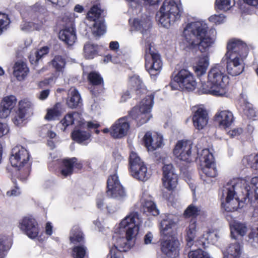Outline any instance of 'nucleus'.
<instances>
[{
	"label": "nucleus",
	"mask_w": 258,
	"mask_h": 258,
	"mask_svg": "<svg viewBox=\"0 0 258 258\" xmlns=\"http://www.w3.org/2000/svg\"><path fill=\"white\" fill-rule=\"evenodd\" d=\"M145 146L148 151H154L163 144L162 136L157 133L147 132L143 138Z\"/></svg>",
	"instance_id": "nucleus-24"
},
{
	"label": "nucleus",
	"mask_w": 258,
	"mask_h": 258,
	"mask_svg": "<svg viewBox=\"0 0 258 258\" xmlns=\"http://www.w3.org/2000/svg\"><path fill=\"white\" fill-rule=\"evenodd\" d=\"M101 10L97 6H93L87 14V19L93 22L92 31L96 36L103 35L106 32L104 20L99 19Z\"/></svg>",
	"instance_id": "nucleus-16"
},
{
	"label": "nucleus",
	"mask_w": 258,
	"mask_h": 258,
	"mask_svg": "<svg viewBox=\"0 0 258 258\" xmlns=\"http://www.w3.org/2000/svg\"><path fill=\"white\" fill-rule=\"evenodd\" d=\"M11 111L1 103L0 105V117L1 118H7L10 114Z\"/></svg>",
	"instance_id": "nucleus-58"
},
{
	"label": "nucleus",
	"mask_w": 258,
	"mask_h": 258,
	"mask_svg": "<svg viewBox=\"0 0 258 258\" xmlns=\"http://www.w3.org/2000/svg\"><path fill=\"white\" fill-rule=\"evenodd\" d=\"M10 23L11 21L8 15L0 13V35L8 28Z\"/></svg>",
	"instance_id": "nucleus-52"
},
{
	"label": "nucleus",
	"mask_w": 258,
	"mask_h": 258,
	"mask_svg": "<svg viewBox=\"0 0 258 258\" xmlns=\"http://www.w3.org/2000/svg\"><path fill=\"white\" fill-rule=\"evenodd\" d=\"M228 77L225 68L220 64L212 67L208 72L207 83H202L201 90L203 93L217 96H224L227 93Z\"/></svg>",
	"instance_id": "nucleus-5"
},
{
	"label": "nucleus",
	"mask_w": 258,
	"mask_h": 258,
	"mask_svg": "<svg viewBox=\"0 0 258 258\" xmlns=\"http://www.w3.org/2000/svg\"><path fill=\"white\" fill-rule=\"evenodd\" d=\"M217 32L215 29L208 31V26L204 21L187 23L182 33L183 48L192 49L199 46L201 52H207L215 42Z\"/></svg>",
	"instance_id": "nucleus-3"
},
{
	"label": "nucleus",
	"mask_w": 258,
	"mask_h": 258,
	"mask_svg": "<svg viewBox=\"0 0 258 258\" xmlns=\"http://www.w3.org/2000/svg\"><path fill=\"white\" fill-rule=\"evenodd\" d=\"M131 174L135 178L143 181L147 180L151 176V172L145 163L139 166L136 170H132Z\"/></svg>",
	"instance_id": "nucleus-33"
},
{
	"label": "nucleus",
	"mask_w": 258,
	"mask_h": 258,
	"mask_svg": "<svg viewBox=\"0 0 258 258\" xmlns=\"http://www.w3.org/2000/svg\"><path fill=\"white\" fill-rule=\"evenodd\" d=\"M243 130L240 127L233 128L228 132V135L231 138H235L241 135Z\"/></svg>",
	"instance_id": "nucleus-61"
},
{
	"label": "nucleus",
	"mask_w": 258,
	"mask_h": 258,
	"mask_svg": "<svg viewBox=\"0 0 258 258\" xmlns=\"http://www.w3.org/2000/svg\"><path fill=\"white\" fill-rule=\"evenodd\" d=\"M10 131L7 124L0 122V138L7 135Z\"/></svg>",
	"instance_id": "nucleus-60"
},
{
	"label": "nucleus",
	"mask_w": 258,
	"mask_h": 258,
	"mask_svg": "<svg viewBox=\"0 0 258 258\" xmlns=\"http://www.w3.org/2000/svg\"><path fill=\"white\" fill-rule=\"evenodd\" d=\"M88 80L93 86H98L103 83V79L100 75L96 72H92L89 74Z\"/></svg>",
	"instance_id": "nucleus-51"
},
{
	"label": "nucleus",
	"mask_w": 258,
	"mask_h": 258,
	"mask_svg": "<svg viewBox=\"0 0 258 258\" xmlns=\"http://www.w3.org/2000/svg\"><path fill=\"white\" fill-rule=\"evenodd\" d=\"M129 85L132 87L133 91H135L137 95L146 92V89L142 81L138 75H135L130 78Z\"/></svg>",
	"instance_id": "nucleus-35"
},
{
	"label": "nucleus",
	"mask_w": 258,
	"mask_h": 258,
	"mask_svg": "<svg viewBox=\"0 0 258 258\" xmlns=\"http://www.w3.org/2000/svg\"><path fill=\"white\" fill-rule=\"evenodd\" d=\"M76 17L74 13H66L62 18L63 22L68 24L59 33V39L68 45H73L77 40L76 31L74 27V20Z\"/></svg>",
	"instance_id": "nucleus-11"
},
{
	"label": "nucleus",
	"mask_w": 258,
	"mask_h": 258,
	"mask_svg": "<svg viewBox=\"0 0 258 258\" xmlns=\"http://www.w3.org/2000/svg\"><path fill=\"white\" fill-rule=\"evenodd\" d=\"M209 120L208 113L205 109L203 107H198L195 111L192 117V121L194 126L200 130L205 127Z\"/></svg>",
	"instance_id": "nucleus-27"
},
{
	"label": "nucleus",
	"mask_w": 258,
	"mask_h": 258,
	"mask_svg": "<svg viewBox=\"0 0 258 258\" xmlns=\"http://www.w3.org/2000/svg\"><path fill=\"white\" fill-rule=\"evenodd\" d=\"M130 165V171L136 170L139 166L144 164V162L141 160L138 155L134 151H132L129 159Z\"/></svg>",
	"instance_id": "nucleus-45"
},
{
	"label": "nucleus",
	"mask_w": 258,
	"mask_h": 258,
	"mask_svg": "<svg viewBox=\"0 0 258 258\" xmlns=\"http://www.w3.org/2000/svg\"><path fill=\"white\" fill-rule=\"evenodd\" d=\"M188 255L189 258H210L207 252L201 249L189 251Z\"/></svg>",
	"instance_id": "nucleus-53"
},
{
	"label": "nucleus",
	"mask_w": 258,
	"mask_h": 258,
	"mask_svg": "<svg viewBox=\"0 0 258 258\" xmlns=\"http://www.w3.org/2000/svg\"><path fill=\"white\" fill-rule=\"evenodd\" d=\"M60 106V103H56L52 107L48 109L45 118L48 120L56 119L61 114Z\"/></svg>",
	"instance_id": "nucleus-41"
},
{
	"label": "nucleus",
	"mask_w": 258,
	"mask_h": 258,
	"mask_svg": "<svg viewBox=\"0 0 258 258\" xmlns=\"http://www.w3.org/2000/svg\"><path fill=\"white\" fill-rule=\"evenodd\" d=\"M56 79V78L55 76H51L48 79H45L44 80L40 82L39 83V86L42 88L45 86L52 85L55 83Z\"/></svg>",
	"instance_id": "nucleus-57"
},
{
	"label": "nucleus",
	"mask_w": 258,
	"mask_h": 258,
	"mask_svg": "<svg viewBox=\"0 0 258 258\" xmlns=\"http://www.w3.org/2000/svg\"><path fill=\"white\" fill-rule=\"evenodd\" d=\"M224 19L225 16L223 14L212 15L209 18L210 21L216 24H220L223 23Z\"/></svg>",
	"instance_id": "nucleus-56"
},
{
	"label": "nucleus",
	"mask_w": 258,
	"mask_h": 258,
	"mask_svg": "<svg viewBox=\"0 0 258 258\" xmlns=\"http://www.w3.org/2000/svg\"><path fill=\"white\" fill-rule=\"evenodd\" d=\"M175 225V219L171 214H165L160 224V232L162 238L175 236L173 234V227Z\"/></svg>",
	"instance_id": "nucleus-23"
},
{
	"label": "nucleus",
	"mask_w": 258,
	"mask_h": 258,
	"mask_svg": "<svg viewBox=\"0 0 258 258\" xmlns=\"http://www.w3.org/2000/svg\"><path fill=\"white\" fill-rule=\"evenodd\" d=\"M32 10L35 13V17H37V18L35 17L33 22H25L22 24L21 29L23 31L39 30L45 21L44 16L46 13V10L45 7L36 3L32 8Z\"/></svg>",
	"instance_id": "nucleus-15"
},
{
	"label": "nucleus",
	"mask_w": 258,
	"mask_h": 258,
	"mask_svg": "<svg viewBox=\"0 0 258 258\" xmlns=\"http://www.w3.org/2000/svg\"><path fill=\"white\" fill-rule=\"evenodd\" d=\"M71 255L73 258H89L87 248L84 245H77L72 248Z\"/></svg>",
	"instance_id": "nucleus-40"
},
{
	"label": "nucleus",
	"mask_w": 258,
	"mask_h": 258,
	"mask_svg": "<svg viewBox=\"0 0 258 258\" xmlns=\"http://www.w3.org/2000/svg\"><path fill=\"white\" fill-rule=\"evenodd\" d=\"M130 124L126 117L116 120L111 126L110 136L114 139H121L127 134Z\"/></svg>",
	"instance_id": "nucleus-22"
},
{
	"label": "nucleus",
	"mask_w": 258,
	"mask_h": 258,
	"mask_svg": "<svg viewBox=\"0 0 258 258\" xmlns=\"http://www.w3.org/2000/svg\"><path fill=\"white\" fill-rule=\"evenodd\" d=\"M51 63L56 71L62 72L66 65V61L62 56L57 55L52 59Z\"/></svg>",
	"instance_id": "nucleus-49"
},
{
	"label": "nucleus",
	"mask_w": 258,
	"mask_h": 258,
	"mask_svg": "<svg viewBox=\"0 0 258 258\" xmlns=\"http://www.w3.org/2000/svg\"><path fill=\"white\" fill-rule=\"evenodd\" d=\"M242 199L252 203L253 207L258 206V176L252 177L250 182L245 178H234L223 187L222 194V208L227 212H233L244 206Z\"/></svg>",
	"instance_id": "nucleus-1"
},
{
	"label": "nucleus",
	"mask_w": 258,
	"mask_h": 258,
	"mask_svg": "<svg viewBox=\"0 0 258 258\" xmlns=\"http://www.w3.org/2000/svg\"><path fill=\"white\" fill-rule=\"evenodd\" d=\"M161 250L168 258H176L179 255L180 243L176 236L162 238L161 240Z\"/></svg>",
	"instance_id": "nucleus-14"
},
{
	"label": "nucleus",
	"mask_w": 258,
	"mask_h": 258,
	"mask_svg": "<svg viewBox=\"0 0 258 258\" xmlns=\"http://www.w3.org/2000/svg\"><path fill=\"white\" fill-rule=\"evenodd\" d=\"M172 90L193 91L197 86V82L193 75L186 69L179 71L173 77L170 83Z\"/></svg>",
	"instance_id": "nucleus-9"
},
{
	"label": "nucleus",
	"mask_w": 258,
	"mask_h": 258,
	"mask_svg": "<svg viewBox=\"0 0 258 258\" xmlns=\"http://www.w3.org/2000/svg\"><path fill=\"white\" fill-rule=\"evenodd\" d=\"M67 104L70 108H76L81 101V96L75 88H71L69 91Z\"/></svg>",
	"instance_id": "nucleus-37"
},
{
	"label": "nucleus",
	"mask_w": 258,
	"mask_h": 258,
	"mask_svg": "<svg viewBox=\"0 0 258 258\" xmlns=\"http://www.w3.org/2000/svg\"><path fill=\"white\" fill-rule=\"evenodd\" d=\"M48 125H45L42 128V132L50 139H54L56 137V134L48 129Z\"/></svg>",
	"instance_id": "nucleus-63"
},
{
	"label": "nucleus",
	"mask_w": 258,
	"mask_h": 258,
	"mask_svg": "<svg viewBox=\"0 0 258 258\" xmlns=\"http://www.w3.org/2000/svg\"><path fill=\"white\" fill-rule=\"evenodd\" d=\"M70 241L74 243L83 242L84 241V235L78 226H74L70 232Z\"/></svg>",
	"instance_id": "nucleus-39"
},
{
	"label": "nucleus",
	"mask_w": 258,
	"mask_h": 258,
	"mask_svg": "<svg viewBox=\"0 0 258 258\" xmlns=\"http://www.w3.org/2000/svg\"><path fill=\"white\" fill-rule=\"evenodd\" d=\"M227 59V70L229 74L235 76L240 75L244 70L243 59L246 56L231 54L225 56Z\"/></svg>",
	"instance_id": "nucleus-19"
},
{
	"label": "nucleus",
	"mask_w": 258,
	"mask_h": 258,
	"mask_svg": "<svg viewBox=\"0 0 258 258\" xmlns=\"http://www.w3.org/2000/svg\"><path fill=\"white\" fill-rule=\"evenodd\" d=\"M214 118L219 126L224 129L230 127L234 120L233 113L228 110L218 111Z\"/></svg>",
	"instance_id": "nucleus-25"
},
{
	"label": "nucleus",
	"mask_w": 258,
	"mask_h": 258,
	"mask_svg": "<svg viewBox=\"0 0 258 258\" xmlns=\"http://www.w3.org/2000/svg\"><path fill=\"white\" fill-rule=\"evenodd\" d=\"M229 224L231 238L238 239L239 237H243L246 235L247 227L245 223L232 220L229 222Z\"/></svg>",
	"instance_id": "nucleus-26"
},
{
	"label": "nucleus",
	"mask_w": 258,
	"mask_h": 258,
	"mask_svg": "<svg viewBox=\"0 0 258 258\" xmlns=\"http://www.w3.org/2000/svg\"><path fill=\"white\" fill-rule=\"evenodd\" d=\"M74 125L75 130L72 133L73 140L76 142L86 145L91 141V134L87 132L81 131L79 128H85L86 122L81 114L78 112H72L67 114L58 124L62 131H65L67 127Z\"/></svg>",
	"instance_id": "nucleus-6"
},
{
	"label": "nucleus",
	"mask_w": 258,
	"mask_h": 258,
	"mask_svg": "<svg viewBox=\"0 0 258 258\" xmlns=\"http://www.w3.org/2000/svg\"><path fill=\"white\" fill-rule=\"evenodd\" d=\"M77 159L75 157L64 159L60 169L61 174L64 177H67L73 173L75 166L78 168H81V165L77 163Z\"/></svg>",
	"instance_id": "nucleus-30"
},
{
	"label": "nucleus",
	"mask_w": 258,
	"mask_h": 258,
	"mask_svg": "<svg viewBox=\"0 0 258 258\" xmlns=\"http://www.w3.org/2000/svg\"><path fill=\"white\" fill-rule=\"evenodd\" d=\"M142 218L137 212H130L120 222L118 228L121 231H125V237L113 236L114 241L113 246L110 248L106 258H123L121 251H126L135 244L142 225Z\"/></svg>",
	"instance_id": "nucleus-2"
},
{
	"label": "nucleus",
	"mask_w": 258,
	"mask_h": 258,
	"mask_svg": "<svg viewBox=\"0 0 258 258\" xmlns=\"http://www.w3.org/2000/svg\"><path fill=\"white\" fill-rule=\"evenodd\" d=\"M107 196L117 201L122 202L126 197V192L120 183L116 174L109 176L107 182Z\"/></svg>",
	"instance_id": "nucleus-12"
},
{
	"label": "nucleus",
	"mask_w": 258,
	"mask_h": 258,
	"mask_svg": "<svg viewBox=\"0 0 258 258\" xmlns=\"http://www.w3.org/2000/svg\"><path fill=\"white\" fill-rule=\"evenodd\" d=\"M21 193L20 188L15 186L14 188L7 192V196L8 197H15L19 195Z\"/></svg>",
	"instance_id": "nucleus-62"
},
{
	"label": "nucleus",
	"mask_w": 258,
	"mask_h": 258,
	"mask_svg": "<svg viewBox=\"0 0 258 258\" xmlns=\"http://www.w3.org/2000/svg\"><path fill=\"white\" fill-rule=\"evenodd\" d=\"M201 211V208L194 204L189 205L184 212L183 216L185 218L196 217Z\"/></svg>",
	"instance_id": "nucleus-48"
},
{
	"label": "nucleus",
	"mask_w": 258,
	"mask_h": 258,
	"mask_svg": "<svg viewBox=\"0 0 258 258\" xmlns=\"http://www.w3.org/2000/svg\"><path fill=\"white\" fill-rule=\"evenodd\" d=\"M163 186L169 190L173 189L177 184V175L171 164H165L162 167Z\"/></svg>",
	"instance_id": "nucleus-20"
},
{
	"label": "nucleus",
	"mask_w": 258,
	"mask_h": 258,
	"mask_svg": "<svg viewBox=\"0 0 258 258\" xmlns=\"http://www.w3.org/2000/svg\"><path fill=\"white\" fill-rule=\"evenodd\" d=\"M198 155L203 166V172L207 177H215L217 174L214 158L209 149H203L201 152L198 151Z\"/></svg>",
	"instance_id": "nucleus-13"
},
{
	"label": "nucleus",
	"mask_w": 258,
	"mask_h": 258,
	"mask_svg": "<svg viewBox=\"0 0 258 258\" xmlns=\"http://www.w3.org/2000/svg\"><path fill=\"white\" fill-rule=\"evenodd\" d=\"M25 119V115L17 111L12 118V121L15 125L21 126L23 125Z\"/></svg>",
	"instance_id": "nucleus-55"
},
{
	"label": "nucleus",
	"mask_w": 258,
	"mask_h": 258,
	"mask_svg": "<svg viewBox=\"0 0 258 258\" xmlns=\"http://www.w3.org/2000/svg\"><path fill=\"white\" fill-rule=\"evenodd\" d=\"M33 110V104L28 100L24 99L19 102V108L18 111L26 115L30 113Z\"/></svg>",
	"instance_id": "nucleus-42"
},
{
	"label": "nucleus",
	"mask_w": 258,
	"mask_h": 258,
	"mask_svg": "<svg viewBox=\"0 0 258 258\" xmlns=\"http://www.w3.org/2000/svg\"><path fill=\"white\" fill-rule=\"evenodd\" d=\"M209 65V55L208 53L203 54L198 57L197 62L194 67L195 73L198 76L204 75Z\"/></svg>",
	"instance_id": "nucleus-29"
},
{
	"label": "nucleus",
	"mask_w": 258,
	"mask_h": 258,
	"mask_svg": "<svg viewBox=\"0 0 258 258\" xmlns=\"http://www.w3.org/2000/svg\"><path fill=\"white\" fill-rule=\"evenodd\" d=\"M242 162L246 166L254 169H258V153L256 155H250L244 157Z\"/></svg>",
	"instance_id": "nucleus-44"
},
{
	"label": "nucleus",
	"mask_w": 258,
	"mask_h": 258,
	"mask_svg": "<svg viewBox=\"0 0 258 258\" xmlns=\"http://www.w3.org/2000/svg\"><path fill=\"white\" fill-rule=\"evenodd\" d=\"M49 52V48L47 46H44L34 53V54H31L29 57L31 63H36L43 56L46 55Z\"/></svg>",
	"instance_id": "nucleus-47"
},
{
	"label": "nucleus",
	"mask_w": 258,
	"mask_h": 258,
	"mask_svg": "<svg viewBox=\"0 0 258 258\" xmlns=\"http://www.w3.org/2000/svg\"><path fill=\"white\" fill-rule=\"evenodd\" d=\"M19 228L30 238L34 239L38 237L40 228L35 218L29 216L19 221Z\"/></svg>",
	"instance_id": "nucleus-18"
},
{
	"label": "nucleus",
	"mask_w": 258,
	"mask_h": 258,
	"mask_svg": "<svg viewBox=\"0 0 258 258\" xmlns=\"http://www.w3.org/2000/svg\"><path fill=\"white\" fill-rule=\"evenodd\" d=\"M8 240L7 238H0V258H5L7 251L10 248L7 244Z\"/></svg>",
	"instance_id": "nucleus-54"
},
{
	"label": "nucleus",
	"mask_w": 258,
	"mask_h": 258,
	"mask_svg": "<svg viewBox=\"0 0 258 258\" xmlns=\"http://www.w3.org/2000/svg\"><path fill=\"white\" fill-rule=\"evenodd\" d=\"M49 95V90L46 89V90L41 91L40 92L38 97L39 99H40L41 100H44L48 97Z\"/></svg>",
	"instance_id": "nucleus-64"
},
{
	"label": "nucleus",
	"mask_w": 258,
	"mask_h": 258,
	"mask_svg": "<svg viewBox=\"0 0 258 258\" xmlns=\"http://www.w3.org/2000/svg\"><path fill=\"white\" fill-rule=\"evenodd\" d=\"M98 47L90 42L86 43L84 46V55L87 59H92L97 55Z\"/></svg>",
	"instance_id": "nucleus-38"
},
{
	"label": "nucleus",
	"mask_w": 258,
	"mask_h": 258,
	"mask_svg": "<svg viewBox=\"0 0 258 258\" xmlns=\"http://www.w3.org/2000/svg\"><path fill=\"white\" fill-rule=\"evenodd\" d=\"M192 148V144L190 141H179L173 150L174 155L180 160L190 163L195 158Z\"/></svg>",
	"instance_id": "nucleus-17"
},
{
	"label": "nucleus",
	"mask_w": 258,
	"mask_h": 258,
	"mask_svg": "<svg viewBox=\"0 0 258 258\" xmlns=\"http://www.w3.org/2000/svg\"><path fill=\"white\" fill-rule=\"evenodd\" d=\"M17 102V99L15 96L10 95L5 97L1 103L12 110L16 106Z\"/></svg>",
	"instance_id": "nucleus-50"
},
{
	"label": "nucleus",
	"mask_w": 258,
	"mask_h": 258,
	"mask_svg": "<svg viewBox=\"0 0 258 258\" xmlns=\"http://www.w3.org/2000/svg\"><path fill=\"white\" fill-rule=\"evenodd\" d=\"M182 10L175 0H165L156 14V20L164 27L168 28L180 20Z\"/></svg>",
	"instance_id": "nucleus-7"
},
{
	"label": "nucleus",
	"mask_w": 258,
	"mask_h": 258,
	"mask_svg": "<svg viewBox=\"0 0 258 258\" xmlns=\"http://www.w3.org/2000/svg\"><path fill=\"white\" fill-rule=\"evenodd\" d=\"M154 94L150 93L130 111V116L136 120L139 126L147 123L152 117L151 111L154 104Z\"/></svg>",
	"instance_id": "nucleus-8"
},
{
	"label": "nucleus",
	"mask_w": 258,
	"mask_h": 258,
	"mask_svg": "<svg viewBox=\"0 0 258 258\" xmlns=\"http://www.w3.org/2000/svg\"><path fill=\"white\" fill-rule=\"evenodd\" d=\"M227 49L225 56L235 54L237 56H246L248 52L247 45L242 41L236 38H233L228 41Z\"/></svg>",
	"instance_id": "nucleus-21"
},
{
	"label": "nucleus",
	"mask_w": 258,
	"mask_h": 258,
	"mask_svg": "<svg viewBox=\"0 0 258 258\" xmlns=\"http://www.w3.org/2000/svg\"><path fill=\"white\" fill-rule=\"evenodd\" d=\"M235 4V0H216L215 6L218 10L227 11L232 8Z\"/></svg>",
	"instance_id": "nucleus-43"
},
{
	"label": "nucleus",
	"mask_w": 258,
	"mask_h": 258,
	"mask_svg": "<svg viewBox=\"0 0 258 258\" xmlns=\"http://www.w3.org/2000/svg\"><path fill=\"white\" fill-rule=\"evenodd\" d=\"M129 23L132 29L140 31L143 36L145 47V67L151 76L158 75L162 70L163 63L159 54L152 45L153 38L148 32L151 27V22L146 15L141 18L130 19Z\"/></svg>",
	"instance_id": "nucleus-4"
},
{
	"label": "nucleus",
	"mask_w": 258,
	"mask_h": 258,
	"mask_svg": "<svg viewBox=\"0 0 258 258\" xmlns=\"http://www.w3.org/2000/svg\"><path fill=\"white\" fill-rule=\"evenodd\" d=\"M13 69V75L19 81L24 80L29 73L26 63L21 60L16 62Z\"/></svg>",
	"instance_id": "nucleus-31"
},
{
	"label": "nucleus",
	"mask_w": 258,
	"mask_h": 258,
	"mask_svg": "<svg viewBox=\"0 0 258 258\" xmlns=\"http://www.w3.org/2000/svg\"><path fill=\"white\" fill-rule=\"evenodd\" d=\"M29 157V154L25 148L21 146H17L12 150L10 161L13 167L19 170L23 169L25 174L28 176L30 171Z\"/></svg>",
	"instance_id": "nucleus-10"
},
{
	"label": "nucleus",
	"mask_w": 258,
	"mask_h": 258,
	"mask_svg": "<svg viewBox=\"0 0 258 258\" xmlns=\"http://www.w3.org/2000/svg\"><path fill=\"white\" fill-rule=\"evenodd\" d=\"M244 115L249 119H253L256 116V112L253 105L245 101L242 105Z\"/></svg>",
	"instance_id": "nucleus-46"
},
{
	"label": "nucleus",
	"mask_w": 258,
	"mask_h": 258,
	"mask_svg": "<svg viewBox=\"0 0 258 258\" xmlns=\"http://www.w3.org/2000/svg\"><path fill=\"white\" fill-rule=\"evenodd\" d=\"M51 2L54 7L57 8L64 7L69 2V0H48Z\"/></svg>",
	"instance_id": "nucleus-59"
},
{
	"label": "nucleus",
	"mask_w": 258,
	"mask_h": 258,
	"mask_svg": "<svg viewBox=\"0 0 258 258\" xmlns=\"http://www.w3.org/2000/svg\"><path fill=\"white\" fill-rule=\"evenodd\" d=\"M243 248L239 243H231L222 250L223 258H240Z\"/></svg>",
	"instance_id": "nucleus-28"
},
{
	"label": "nucleus",
	"mask_w": 258,
	"mask_h": 258,
	"mask_svg": "<svg viewBox=\"0 0 258 258\" xmlns=\"http://www.w3.org/2000/svg\"><path fill=\"white\" fill-rule=\"evenodd\" d=\"M220 237V233L217 231H210L206 234L203 235L199 241V244L202 245L204 248L207 247V244L211 243L215 244L217 243Z\"/></svg>",
	"instance_id": "nucleus-34"
},
{
	"label": "nucleus",
	"mask_w": 258,
	"mask_h": 258,
	"mask_svg": "<svg viewBox=\"0 0 258 258\" xmlns=\"http://www.w3.org/2000/svg\"><path fill=\"white\" fill-rule=\"evenodd\" d=\"M197 232V223L195 219H192L186 228V246L190 247L194 243V239Z\"/></svg>",
	"instance_id": "nucleus-36"
},
{
	"label": "nucleus",
	"mask_w": 258,
	"mask_h": 258,
	"mask_svg": "<svg viewBox=\"0 0 258 258\" xmlns=\"http://www.w3.org/2000/svg\"><path fill=\"white\" fill-rule=\"evenodd\" d=\"M142 210L144 213L147 215L157 216L159 214V211L157 209L156 204L150 199L143 198L141 200Z\"/></svg>",
	"instance_id": "nucleus-32"
}]
</instances>
